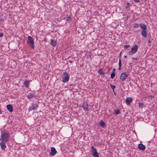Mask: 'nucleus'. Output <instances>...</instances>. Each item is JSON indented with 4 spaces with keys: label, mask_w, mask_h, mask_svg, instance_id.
Masks as SVG:
<instances>
[{
    "label": "nucleus",
    "mask_w": 157,
    "mask_h": 157,
    "mask_svg": "<svg viewBox=\"0 0 157 157\" xmlns=\"http://www.w3.org/2000/svg\"><path fill=\"white\" fill-rule=\"evenodd\" d=\"M133 26L134 28H137L139 27V25L137 23H134L133 25Z\"/></svg>",
    "instance_id": "b1692460"
},
{
    "label": "nucleus",
    "mask_w": 157,
    "mask_h": 157,
    "mask_svg": "<svg viewBox=\"0 0 157 157\" xmlns=\"http://www.w3.org/2000/svg\"><path fill=\"white\" fill-rule=\"evenodd\" d=\"M114 113L116 114H118L120 113V110L119 109L115 110H114Z\"/></svg>",
    "instance_id": "4be33fe9"
},
{
    "label": "nucleus",
    "mask_w": 157,
    "mask_h": 157,
    "mask_svg": "<svg viewBox=\"0 0 157 157\" xmlns=\"http://www.w3.org/2000/svg\"><path fill=\"white\" fill-rule=\"evenodd\" d=\"M2 113L1 109H0V114H2Z\"/></svg>",
    "instance_id": "f704fd0d"
},
{
    "label": "nucleus",
    "mask_w": 157,
    "mask_h": 157,
    "mask_svg": "<svg viewBox=\"0 0 157 157\" xmlns=\"http://www.w3.org/2000/svg\"><path fill=\"white\" fill-rule=\"evenodd\" d=\"M24 84L25 87L28 88L29 86V82L28 81H25L24 82Z\"/></svg>",
    "instance_id": "f3484780"
},
{
    "label": "nucleus",
    "mask_w": 157,
    "mask_h": 157,
    "mask_svg": "<svg viewBox=\"0 0 157 157\" xmlns=\"http://www.w3.org/2000/svg\"><path fill=\"white\" fill-rule=\"evenodd\" d=\"M128 74H127L126 72H124L122 73L120 76V79L122 81H124L126 78L128 77Z\"/></svg>",
    "instance_id": "6e6552de"
},
{
    "label": "nucleus",
    "mask_w": 157,
    "mask_h": 157,
    "mask_svg": "<svg viewBox=\"0 0 157 157\" xmlns=\"http://www.w3.org/2000/svg\"><path fill=\"white\" fill-rule=\"evenodd\" d=\"M91 154L94 157H99L96 149L94 146L91 147Z\"/></svg>",
    "instance_id": "20e7f679"
},
{
    "label": "nucleus",
    "mask_w": 157,
    "mask_h": 157,
    "mask_svg": "<svg viewBox=\"0 0 157 157\" xmlns=\"http://www.w3.org/2000/svg\"><path fill=\"white\" fill-rule=\"evenodd\" d=\"M56 42L55 41L52 39L51 40V44L52 46H55L56 45Z\"/></svg>",
    "instance_id": "6ab92c4d"
},
{
    "label": "nucleus",
    "mask_w": 157,
    "mask_h": 157,
    "mask_svg": "<svg viewBox=\"0 0 157 157\" xmlns=\"http://www.w3.org/2000/svg\"><path fill=\"white\" fill-rule=\"evenodd\" d=\"M111 88L113 89V91H114V89L115 88L116 86L114 85H110Z\"/></svg>",
    "instance_id": "a878e982"
},
{
    "label": "nucleus",
    "mask_w": 157,
    "mask_h": 157,
    "mask_svg": "<svg viewBox=\"0 0 157 157\" xmlns=\"http://www.w3.org/2000/svg\"><path fill=\"white\" fill-rule=\"evenodd\" d=\"M132 59L133 60H138V59L137 58H132Z\"/></svg>",
    "instance_id": "7c9ffc66"
},
{
    "label": "nucleus",
    "mask_w": 157,
    "mask_h": 157,
    "mask_svg": "<svg viewBox=\"0 0 157 157\" xmlns=\"http://www.w3.org/2000/svg\"><path fill=\"white\" fill-rule=\"evenodd\" d=\"M1 142L0 143V145L1 147V148L2 150H4L6 147L5 142H7L4 141H1Z\"/></svg>",
    "instance_id": "1a4fd4ad"
},
{
    "label": "nucleus",
    "mask_w": 157,
    "mask_h": 157,
    "mask_svg": "<svg viewBox=\"0 0 157 157\" xmlns=\"http://www.w3.org/2000/svg\"><path fill=\"white\" fill-rule=\"evenodd\" d=\"M35 96V95L34 94L30 93L28 94L27 97L28 98L30 99L32 98L33 97Z\"/></svg>",
    "instance_id": "2eb2a0df"
},
{
    "label": "nucleus",
    "mask_w": 157,
    "mask_h": 157,
    "mask_svg": "<svg viewBox=\"0 0 157 157\" xmlns=\"http://www.w3.org/2000/svg\"><path fill=\"white\" fill-rule=\"evenodd\" d=\"M31 106H29L28 109L29 111H31L32 110H35L37 109L38 107V105L37 104H31Z\"/></svg>",
    "instance_id": "423d86ee"
},
{
    "label": "nucleus",
    "mask_w": 157,
    "mask_h": 157,
    "mask_svg": "<svg viewBox=\"0 0 157 157\" xmlns=\"http://www.w3.org/2000/svg\"><path fill=\"white\" fill-rule=\"evenodd\" d=\"M98 73L99 74L101 75H104L105 73L101 69H100L98 71Z\"/></svg>",
    "instance_id": "aec40b11"
},
{
    "label": "nucleus",
    "mask_w": 157,
    "mask_h": 157,
    "mask_svg": "<svg viewBox=\"0 0 157 157\" xmlns=\"http://www.w3.org/2000/svg\"><path fill=\"white\" fill-rule=\"evenodd\" d=\"M69 78L70 76L68 73L66 72H64L62 78V81L63 83H66L68 81Z\"/></svg>",
    "instance_id": "7ed1b4c3"
},
{
    "label": "nucleus",
    "mask_w": 157,
    "mask_h": 157,
    "mask_svg": "<svg viewBox=\"0 0 157 157\" xmlns=\"http://www.w3.org/2000/svg\"><path fill=\"white\" fill-rule=\"evenodd\" d=\"M133 99L131 97H128L126 98L125 102L128 105H129L132 102Z\"/></svg>",
    "instance_id": "9b49d317"
},
{
    "label": "nucleus",
    "mask_w": 157,
    "mask_h": 157,
    "mask_svg": "<svg viewBox=\"0 0 157 157\" xmlns=\"http://www.w3.org/2000/svg\"><path fill=\"white\" fill-rule=\"evenodd\" d=\"M3 36V33H0V37H2Z\"/></svg>",
    "instance_id": "c85d7f7f"
},
{
    "label": "nucleus",
    "mask_w": 157,
    "mask_h": 157,
    "mask_svg": "<svg viewBox=\"0 0 157 157\" xmlns=\"http://www.w3.org/2000/svg\"><path fill=\"white\" fill-rule=\"evenodd\" d=\"M27 43L28 44L31 46L32 48H34L35 47L34 41L32 37L30 36H28Z\"/></svg>",
    "instance_id": "f03ea898"
},
{
    "label": "nucleus",
    "mask_w": 157,
    "mask_h": 157,
    "mask_svg": "<svg viewBox=\"0 0 157 157\" xmlns=\"http://www.w3.org/2000/svg\"><path fill=\"white\" fill-rule=\"evenodd\" d=\"M138 49V46L137 45H135L131 48V51L128 52L129 55L131 56L135 54L137 52Z\"/></svg>",
    "instance_id": "39448f33"
},
{
    "label": "nucleus",
    "mask_w": 157,
    "mask_h": 157,
    "mask_svg": "<svg viewBox=\"0 0 157 157\" xmlns=\"http://www.w3.org/2000/svg\"><path fill=\"white\" fill-rule=\"evenodd\" d=\"M57 152V151L55 148L52 147L51 148V151L50 153V154L51 156H54L56 155Z\"/></svg>",
    "instance_id": "9d476101"
},
{
    "label": "nucleus",
    "mask_w": 157,
    "mask_h": 157,
    "mask_svg": "<svg viewBox=\"0 0 157 157\" xmlns=\"http://www.w3.org/2000/svg\"><path fill=\"white\" fill-rule=\"evenodd\" d=\"M148 44H150L151 43V41L150 40H149L148 41Z\"/></svg>",
    "instance_id": "72a5a7b5"
},
{
    "label": "nucleus",
    "mask_w": 157,
    "mask_h": 157,
    "mask_svg": "<svg viewBox=\"0 0 157 157\" xmlns=\"http://www.w3.org/2000/svg\"><path fill=\"white\" fill-rule=\"evenodd\" d=\"M80 106L84 110L89 111L88 109V104L86 102H84L82 104H81L80 105Z\"/></svg>",
    "instance_id": "0eeeda50"
},
{
    "label": "nucleus",
    "mask_w": 157,
    "mask_h": 157,
    "mask_svg": "<svg viewBox=\"0 0 157 157\" xmlns=\"http://www.w3.org/2000/svg\"><path fill=\"white\" fill-rule=\"evenodd\" d=\"M121 53H120V56H119V57H120V58H119V68L118 69L119 70H120L121 69Z\"/></svg>",
    "instance_id": "a211bd4d"
},
{
    "label": "nucleus",
    "mask_w": 157,
    "mask_h": 157,
    "mask_svg": "<svg viewBox=\"0 0 157 157\" xmlns=\"http://www.w3.org/2000/svg\"><path fill=\"white\" fill-rule=\"evenodd\" d=\"M115 73L112 72V73L111 74V76H110L111 78L112 79H113L114 78V77L115 76Z\"/></svg>",
    "instance_id": "393cba45"
},
{
    "label": "nucleus",
    "mask_w": 157,
    "mask_h": 157,
    "mask_svg": "<svg viewBox=\"0 0 157 157\" xmlns=\"http://www.w3.org/2000/svg\"><path fill=\"white\" fill-rule=\"evenodd\" d=\"M144 105V104L143 103H139V106L140 108H143Z\"/></svg>",
    "instance_id": "5701e85b"
},
{
    "label": "nucleus",
    "mask_w": 157,
    "mask_h": 157,
    "mask_svg": "<svg viewBox=\"0 0 157 157\" xmlns=\"http://www.w3.org/2000/svg\"><path fill=\"white\" fill-rule=\"evenodd\" d=\"M124 58H127V56H124Z\"/></svg>",
    "instance_id": "c9c22d12"
},
{
    "label": "nucleus",
    "mask_w": 157,
    "mask_h": 157,
    "mask_svg": "<svg viewBox=\"0 0 157 157\" xmlns=\"http://www.w3.org/2000/svg\"><path fill=\"white\" fill-rule=\"evenodd\" d=\"M130 47V45H126L124 46V48H128Z\"/></svg>",
    "instance_id": "bb28decb"
},
{
    "label": "nucleus",
    "mask_w": 157,
    "mask_h": 157,
    "mask_svg": "<svg viewBox=\"0 0 157 157\" xmlns=\"http://www.w3.org/2000/svg\"><path fill=\"white\" fill-rule=\"evenodd\" d=\"M141 35L145 38L147 37V30H142L141 33Z\"/></svg>",
    "instance_id": "4468645a"
},
{
    "label": "nucleus",
    "mask_w": 157,
    "mask_h": 157,
    "mask_svg": "<svg viewBox=\"0 0 157 157\" xmlns=\"http://www.w3.org/2000/svg\"><path fill=\"white\" fill-rule=\"evenodd\" d=\"M115 68H113V72H114L115 73Z\"/></svg>",
    "instance_id": "2f4dec72"
},
{
    "label": "nucleus",
    "mask_w": 157,
    "mask_h": 157,
    "mask_svg": "<svg viewBox=\"0 0 157 157\" xmlns=\"http://www.w3.org/2000/svg\"><path fill=\"white\" fill-rule=\"evenodd\" d=\"M86 58H88V59H91V55H88L87 56Z\"/></svg>",
    "instance_id": "cd10ccee"
},
{
    "label": "nucleus",
    "mask_w": 157,
    "mask_h": 157,
    "mask_svg": "<svg viewBox=\"0 0 157 157\" xmlns=\"http://www.w3.org/2000/svg\"><path fill=\"white\" fill-rule=\"evenodd\" d=\"M138 148L142 151H144L146 148L145 146L142 144H139L138 145Z\"/></svg>",
    "instance_id": "ddd939ff"
},
{
    "label": "nucleus",
    "mask_w": 157,
    "mask_h": 157,
    "mask_svg": "<svg viewBox=\"0 0 157 157\" xmlns=\"http://www.w3.org/2000/svg\"><path fill=\"white\" fill-rule=\"evenodd\" d=\"M140 25L142 29L143 30H147V26L146 25L143 23H140Z\"/></svg>",
    "instance_id": "dca6fc26"
},
{
    "label": "nucleus",
    "mask_w": 157,
    "mask_h": 157,
    "mask_svg": "<svg viewBox=\"0 0 157 157\" xmlns=\"http://www.w3.org/2000/svg\"><path fill=\"white\" fill-rule=\"evenodd\" d=\"M68 62L70 63H72V61L70 60H69Z\"/></svg>",
    "instance_id": "473e14b6"
},
{
    "label": "nucleus",
    "mask_w": 157,
    "mask_h": 157,
    "mask_svg": "<svg viewBox=\"0 0 157 157\" xmlns=\"http://www.w3.org/2000/svg\"><path fill=\"white\" fill-rule=\"evenodd\" d=\"M7 110L10 112H13V109L12 106L10 105H8L6 106Z\"/></svg>",
    "instance_id": "f8f14e48"
},
{
    "label": "nucleus",
    "mask_w": 157,
    "mask_h": 157,
    "mask_svg": "<svg viewBox=\"0 0 157 157\" xmlns=\"http://www.w3.org/2000/svg\"><path fill=\"white\" fill-rule=\"evenodd\" d=\"M127 4H128H128H129V3L128 2V3H127Z\"/></svg>",
    "instance_id": "e433bc0d"
},
{
    "label": "nucleus",
    "mask_w": 157,
    "mask_h": 157,
    "mask_svg": "<svg viewBox=\"0 0 157 157\" xmlns=\"http://www.w3.org/2000/svg\"><path fill=\"white\" fill-rule=\"evenodd\" d=\"M100 125L102 127H104L105 125V124L104 122H103L102 120H101L100 122Z\"/></svg>",
    "instance_id": "412c9836"
},
{
    "label": "nucleus",
    "mask_w": 157,
    "mask_h": 157,
    "mask_svg": "<svg viewBox=\"0 0 157 157\" xmlns=\"http://www.w3.org/2000/svg\"><path fill=\"white\" fill-rule=\"evenodd\" d=\"M0 141L8 142L9 141L10 135L8 132L2 130L1 132Z\"/></svg>",
    "instance_id": "f257e3e1"
},
{
    "label": "nucleus",
    "mask_w": 157,
    "mask_h": 157,
    "mask_svg": "<svg viewBox=\"0 0 157 157\" xmlns=\"http://www.w3.org/2000/svg\"><path fill=\"white\" fill-rule=\"evenodd\" d=\"M134 1L136 2H140V1L139 0H134Z\"/></svg>",
    "instance_id": "c756f323"
}]
</instances>
